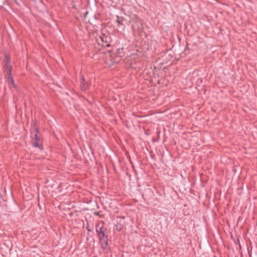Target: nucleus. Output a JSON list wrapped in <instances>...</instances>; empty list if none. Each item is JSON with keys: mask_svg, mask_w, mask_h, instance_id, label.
Returning <instances> with one entry per match:
<instances>
[{"mask_svg": "<svg viewBox=\"0 0 257 257\" xmlns=\"http://www.w3.org/2000/svg\"><path fill=\"white\" fill-rule=\"evenodd\" d=\"M97 41L98 43L100 42V41L102 43L101 44V45L102 46H108L109 45L108 44V43L109 42V38L107 36H105L103 34H101L99 36L98 38L97 39Z\"/></svg>", "mask_w": 257, "mask_h": 257, "instance_id": "nucleus-4", "label": "nucleus"}, {"mask_svg": "<svg viewBox=\"0 0 257 257\" xmlns=\"http://www.w3.org/2000/svg\"><path fill=\"white\" fill-rule=\"evenodd\" d=\"M87 88V86H86V85H85V84H83V87L82 88V89L83 90H86Z\"/></svg>", "mask_w": 257, "mask_h": 257, "instance_id": "nucleus-6", "label": "nucleus"}, {"mask_svg": "<svg viewBox=\"0 0 257 257\" xmlns=\"http://www.w3.org/2000/svg\"><path fill=\"white\" fill-rule=\"evenodd\" d=\"M11 66L8 65H7L6 68V77L8 82L9 83V85L11 87H14L15 86H14V80H13L12 77L11 76Z\"/></svg>", "mask_w": 257, "mask_h": 257, "instance_id": "nucleus-2", "label": "nucleus"}, {"mask_svg": "<svg viewBox=\"0 0 257 257\" xmlns=\"http://www.w3.org/2000/svg\"><path fill=\"white\" fill-rule=\"evenodd\" d=\"M100 241L102 248L106 252L109 250L108 240L107 237L102 233L100 235Z\"/></svg>", "mask_w": 257, "mask_h": 257, "instance_id": "nucleus-1", "label": "nucleus"}, {"mask_svg": "<svg viewBox=\"0 0 257 257\" xmlns=\"http://www.w3.org/2000/svg\"><path fill=\"white\" fill-rule=\"evenodd\" d=\"M96 231L99 233V237H100V235H102V233H104V231H103L102 227L99 225L96 226Z\"/></svg>", "mask_w": 257, "mask_h": 257, "instance_id": "nucleus-5", "label": "nucleus"}, {"mask_svg": "<svg viewBox=\"0 0 257 257\" xmlns=\"http://www.w3.org/2000/svg\"><path fill=\"white\" fill-rule=\"evenodd\" d=\"M38 135L39 133L37 130L35 128L34 131L32 132L31 137L32 139L34 140V142H33V145L35 147L41 148L40 145L38 143V141L39 140V137Z\"/></svg>", "mask_w": 257, "mask_h": 257, "instance_id": "nucleus-3", "label": "nucleus"}]
</instances>
